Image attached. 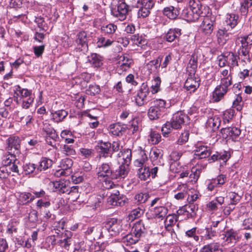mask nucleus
Returning a JSON list of instances; mask_svg holds the SVG:
<instances>
[{"instance_id": "obj_52", "label": "nucleus", "mask_w": 252, "mask_h": 252, "mask_svg": "<svg viewBox=\"0 0 252 252\" xmlns=\"http://www.w3.org/2000/svg\"><path fill=\"white\" fill-rule=\"evenodd\" d=\"M116 29L117 26L113 24L103 25L101 28L102 32L107 34H112L114 33Z\"/></svg>"}, {"instance_id": "obj_25", "label": "nucleus", "mask_w": 252, "mask_h": 252, "mask_svg": "<svg viewBox=\"0 0 252 252\" xmlns=\"http://www.w3.org/2000/svg\"><path fill=\"white\" fill-rule=\"evenodd\" d=\"M223 239L227 243L233 244L238 241L239 237L236 231L230 229L225 232Z\"/></svg>"}, {"instance_id": "obj_43", "label": "nucleus", "mask_w": 252, "mask_h": 252, "mask_svg": "<svg viewBox=\"0 0 252 252\" xmlns=\"http://www.w3.org/2000/svg\"><path fill=\"white\" fill-rule=\"evenodd\" d=\"M222 251L220 249V244L218 243H213L205 246L201 250V252H217Z\"/></svg>"}, {"instance_id": "obj_35", "label": "nucleus", "mask_w": 252, "mask_h": 252, "mask_svg": "<svg viewBox=\"0 0 252 252\" xmlns=\"http://www.w3.org/2000/svg\"><path fill=\"white\" fill-rule=\"evenodd\" d=\"M53 164V161L46 158H42L40 160V164L37 166L36 170L41 171L45 170L51 167Z\"/></svg>"}, {"instance_id": "obj_19", "label": "nucleus", "mask_w": 252, "mask_h": 252, "mask_svg": "<svg viewBox=\"0 0 252 252\" xmlns=\"http://www.w3.org/2000/svg\"><path fill=\"white\" fill-rule=\"evenodd\" d=\"M199 80L191 75L186 80L184 87L190 93L194 92L199 87Z\"/></svg>"}, {"instance_id": "obj_20", "label": "nucleus", "mask_w": 252, "mask_h": 252, "mask_svg": "<svg viewBox=\"0 0 252 252\" xmlns=\"http://www.w3.org/2000/svg\"><path fill=\"white\" fill-rule=\"evenodd\" d=\"M126 200V197L123 195H110L107 198L108 203L114 206H123L125 205Z\"/></svg>"}, {"instance_id": "obj_21", "label": "nucleus", "mask_w": 252, "mask_h": 252, "mask_svg": "<svg viewBox=\"0 0 252 252\" xmlns=\"http://www.w3.org/2000/svg\"><path fill=\"white\" fill-rule=\"evenodd\" d=\"M68 185L69 182L68 181L61 180L53 183L55 191L62 193H66L67 192H68V190H70V187Z\"/></svg>"}, {"instance_id": "obj_62", "label": "nucleus", "mask_w": 252, "mask_h": 252, "mask_svg": "<svg viewBox=\"0 0 252 252\" xmlns=\"http://www.w3.org/2000/svg\"><path fill=\"white\" fill-rule=\"evenodd\" d=\"M143 209L138 207L131 211L130 213L129 214V217L131 218L132 220H134L136 218L140 217L143 214Z\"/></svg>"}, {"instance_id": "obj_2", "label": "nucleus", "mask_w": 252, "mask_h": 252, "mask_svg": "<svg viewBox=\"0 0 252 252\" xmlns=\"http://www.w3.org/2000/svg\"><path fill=\"white\" fill-rule=\"evenodd\" d=\"M238 54L239 56L244 57L245 62H250V50L252 45V33L248 35L240 36L236 40V44L239 45Z\"/></svg>"}, {"instance_id": "obj_33", "label": "nucleus", "mask_w": 252, "mask_h": 252, "mask_svg": "<svg viewBox=\"0 0 252 252\" xmlns=\"http://www.w3.org/2000/svg\"><path fill=\"white\" fill-rule=\"evenodd\" d=\"M162 58L158 57L156 60H153L148 63L146 65V68L150 73L156 72L157 68L159 67Z\"/></svg>"}, {"instance_id": "obj_3", "label": "nucleus", "mask_w": 252, "mask_h": 252, "mask_svg": "<svg viewBox=\"0 0 252 252\" xmlns=\"http://www.w3.org/2000/svg\"><path fill=\"white\" fill-rule=\"evenodd\" d=\"M97 178L99 181L103 182V186L106 189L113 188L114 184L111 182L113 179V173L108 163H104L97 168Z\"/></svg>"}, {"instance_id": "obj_36", "label": "nucleus", "mask_w": 252, "mask_h": 252, "mask_svg": "<svg viewBox=\"0 0 252 252\" xmlns=\"http://www.w3.org/2000/svg\"><path fill=\"white\" fill-rule=\"evenodd\" d=\"M167 209L163 206L156 207L153 210V216L155 218L161 219V220L166 215Z\"/></svg>"}, {"instance_id": "obj_32", "label": "nucleus", "mask_w": 252, "mask_h": 252, "mask_svg": "<svg viewBox=\"0 0 252 252\" xmlns=\"http://www.w3.org/2000/svg\"><path fill=\"white\" fill-rule=\"evenodd\" d=\"M109 131L113 135L119 136L126 131V128L120 124L116 123L110 125Z\"/></svg>"}, {"instance_id": "obj_8", "label": "nucleus", "mask_w": 252, "mask_h": 252, "mask_svg": "<svg viewBox=\"0 0 252 252\" xmlns=\"http://www.w3.org/2000/svg\"><path fill=\"white\" fill-rule=\"evenodd\" d=\"M6 147L11 158H14V155L19 153L20 140L18 137H11L7 140Z\"/></svg>"}, {"instance_id": "obj_29", "label": "nucleus", "mask_w": 252, "mask_h": 252, "mask_svg": "<svg viewBox=\"0 0 252 252\" xmlns=\"http://www.w3.org/2000/svg\"><path fill=\"white\" fill-rule=\"evenodd\" d=\"M111 147V144L109 142H101L100 143L98 147L100 151H99L100 157L107 158L111 157L110 155V149Z\"/></svg>"}, {"instance_id": "obj_14", "label": "nucleus", "mask_w": 252, "mask_h": 252, "mask_svg": "<svg viewBox=\"0 0 252 252\" xmlns=\"http://www.w3.org/2000/svg\"><path fill=\"white\" fill-rule=\"evenodd\" d=\"M77 46L81 51H85L88 49V36L84 31L79 32L75 39Z\"/></svg>"}, {"instance_id": "obj_42", "label": "nucleus", "mask_w": 252, "mask_h": 252, "mask_svg": "<svg viewBox=\"0 0 252 252\" xmlns=\"http://www.w3.org/2000/svg\"><path fill=\"white\" fill-rule=\"evenodd\" d=\"M197 67V58L193 55L191 56L188 64L187 69L190 74H194L195 70Z\"/></svg>"}, {"instance_id": "obj_49", "label": "nucleus", "mask_w": 252, "mask_h": 252, "mask_svg": "<svg viewBox=\"0 0 252 252\" xmlns=\"http://www.w3.org/2000/svg\"><path fill=\"white\" fill-rule=\"evenodd\" d=\"M113 42V40L101 36L98 38L96 44L98 47H106L110 46Z\"/></svg>"}, {"instance_id": "obj_16", "label": "nucleus", "mask_w": 252, "mask_h": 252, "mask_svg": "<svg viewBox=\"0 0 252 252\" xmlns=\"http://www.w3.org/2000/svg\"><path fill=\"white\" fill-rule=\"evenodd\" d=\"M221 133L223 137L226 138L229 137L234 140L240 135L241 130L236 127H228L222 128Z\"/></svg>"}, {"instance_id": "obj_64", "label": "nucleus", "mask_w": 252, "mask_h": 252, "mask_svg": "<svg viewBox=\"0 0 252 252\" xmlns=\"http://www.w3.org/2000/svg\"><path fill=\"white\" fill-rule=\"evenodd\" d=\"M201 167H194L191 169V173L190 175L191 178H193L194 182H196L200 176L201 173Z\"/></svg>"}, {"instance_id": "obj_17", "label": "nucleus", "mask_w": 252, "mask_h": 252, "mask_svg": "<svg viewBox=\"0 0 252 252\" xmlns=\"http://www.w3.org/2000/svg\"><path fill=\"white\" fill-rule=\"evenodd\" d=\"M211 154L209 147L203 145L201 143H197L196 145L195 156L198 158H204L209 157Z\"/></svg>"}, {"instance_id": "obj_37", "label": "nucleus", "mask_w": 252, "mask_h": 252, "mask_svg": "<svg viewBox=\"0 0 252 252\" xmlns=\"http://www.w3.org/2000/svg\"><path fill=\"white\" fill-rule=\"evenodd\" d=\"M67 114V112L64 110H58L52 113V119L54 122L59 123L63 121Z\"/></svg>"}, {"instance_id": "obj_4", "label": "nucleus", "mask_w": 252, "mask_h": 252, "mask_svg": "<svg viewBox=\"0 0 252 252\" xmlns=\"http://www.w3.org/2000/svg\"><path fill=\"white\" fill-rule=\"evenodd\" d=\"M165 101L161 99H156L154 101V105L150 107L148 111V116L151 120L159 118L166 108Z\"/></svg>"}, {"instance_id": "obj_53", "label": "nucleus", "mask_w": 252, "mask_h": 252, "mask_svg": "<svg viewBox=\"0 0 252 252\" xmlns=\"http://www.w3.org/2000/svg\"><path fill=\"white\" fill-rule=\"evenodd\" d=\"M69 190L66 193L70 195V197L72 201L76 200L79 196L78 186L70 187Z\"/></svg>"}, {"instance_id": "obj_7", "label": "nucleus", "mask_w": 252, "mask_h": 252, "mask_svg": "<svg viewBox=\"0 0 252 252\" xmlns=\"http://www.w3.org/2000/svg\"><path fill=\"white\" fill-rule=\"evenodd\" d=\"M144 157L143 156L142 159H138L135 160V164L138 167L142 166L138 169L137 174L141 180L145 181L150 177V171L149 168L144 165L148 158L146 154L144 153Z\"/></svg>"}, {"instance_id": "obj_5", "label": "nucleus", "mask_w": 252, "mask_h": 252, "mask_svg": "<svg viewBox=\"0 0 252 252\" xmlns=\"http://www.w3.org/2000/svg\"><path fill=\"white\" fill-rule=\"evenodd\" d=\"M103 229L107 231L109 236H116L123 230L122 221L117 219H111L105 222Z\"/></svg>"}, {"instance_id": "obj_50", "label": "nucleus", "mask_w": 252, "mask_h": 252, "mask_svg": "<svg viewBox=\"0 0 252 252\" xmlns=\"http://www.w3.org/2000/svg\"><path fill=\"white\" fill-rule=\"evenodd\" d=\"M90 63L95 67H100L102 64V61L100 59L98 56L96 54L91 55L89 59Z\"/></svg>"}, {"instance_id": "obj_38", "label": "nucleus", "mask_w": 252, "mask_h": 252, "mask_svg": "<svg viewBox=\"0 0 252 252\" xmlns=\"http://www.w3.org/2000/svg\"><path fill=\"white\" fill-rule=\"evenodd\" d=\"M139 239L132 232L130 234L124 236L122 241L123 243L128 246L135 244L139 241Z\"/></svg>"}, {"instance_id": "obj_39", "label": "nucleus", "mask_w": 252, "mask_h": 252, "mask_svg": "<svg viewBox=\"0 0 252 252\" xmlns=\"http://www.w3.org/2000/svg\"><path fill=\"white\" fill-rule=\"evenodd\" d=\"M238 16L233 13L227 14L226 16L225 22L231 28H234L238 24Z\"/></svg>"}, {"instance_id": "obj_44", "label": "nucleus", "mask_w": 252, "mask_h": 252, "mask_svg": "<svg viewBox=\"0 0 252 252\" xmlns=\"http://www.w3.org/2000/svg\"><path fill=\"white\" fill-rule=\"evenodd\" d=\"M160 134L156 131L151 130L149 135L148 140L152 144H157L161 141Z\"/></svg>"}, {"instance_id": "obj_40", "label": "nucleus", "mask_w": 252, "mask_h": 252, "mask_svg": "<svg viewBox=\"0 0 252 252\" xmlns=\"http://www.w3.org/2000/svg\"><path fill=\"white\" fill-rule=\"evenodd\" d=\"M182 16L186 20L189 22H195L198 20L197 17L195 16V14L192 12L190 8V9H183L182 12Z\"/></svg>"}, {"instance_id": "obj_24", "label": "nucleus", "mask_w": 252, "mask_h": 252, "mask_svg": "<svg viewBox=\"0 0 252 252\" xmlns=\"http://www.w3.org/2000/svg\"><path fill=\"white\" fill-rule=\"evenodd\" d=\"M129 171V166L120 164L119 168L113 173V179H124L128 174Z\"/></svg>"}, {"instance_id": "obj_63", "label": "nucleus", "mask_w": 252, "mask_h": 252, "mask_svg": "<svg viewBox=\"0 0 252 252\" xmlns=\"http://www.w3.org/2000/svg\"><path fill=\"white\" fill-rule=\"evenodd\" d=\"M199 193L198 191L193 189L192 190L189 189V194H188V200L189 202H194L198 198Z\"/></svg>"}, {"instance_id": "obj_56", "label": "nucleus", "mask_w": 252, "mask_h": 252, "mask_svg": "<svg viewBox=\"0 0 252 252\" xmlns=\"http://www.w3.org/2000/svg\"><path fill=\"white\" fill-rule=\"evenodd\" d=\"M87 94L90 95L98 94L100 92V89L98 85L96 84L91 85L86 90Z\"/></svg>"}, {"instance_id": "obj_22", "label": "nucleus", "mask_w": 252, "mask_h": 252, "mask_svg": "<svg viewBox=\"0 0 252 252\" xmlns=\"http://www.w3.org/2000/svg\"><path fill=\"white\" fill-rule=\"evenodd\" d=\"M200 28L205 34L210 35L213 30V22L208 16H206L203 18Z\"/></svg>"}, {"instance_id": "obj_41", "label": "nucleus", "mask_w": 252, "mask_h": 252, "mask_svg": "<svg viewBox=\"0 0 252 252\" xmlns=\"http://www.w3.org/2000/svg\"><path fill=\"white\" fill-rule=\"evenodd\" d=\"M163 13L170 19H175L179 14L178 11L172 6L164 8Z\"/></svg>"}, {"instance_id": "obj_18", "label": "nucleus", "mask_w": 252, "mask_h": 252, "mask_svg": "<svg viewBox=\"0 0 252 252\" xmlns=\"http://www.w3.org/2000/svg\"><path fill=\"white\" fill-rule=\"evenodd\" d=\"M131 159V152L129 149L121 151L118 154V162L119 164L129 166Z\"/></svg>"}, {"instance_id": "obj_12", "label": "nucleus", "mask_w": 252, "mask_h": 252, "mask_svg": "<svg viewBox=\"0 0 252 252\" xmlns=\"http://www.w3.org/2000/svg\"><path fill=\"white\" fill-rule=\"evenodd\" d=\"M220 83L223 86H230L232 84V76L231 69L226 68L219 69Z\"/></svg>"}, {"instance_id": "obj_10", "label": "nucleus", "mask_w": 252, "mask_h": 252, "mask_svg": "<svg viewBox=\"0 0 252 252\" xmlns=\"http://www.w3.org/2000/svg\"><path fill=\"white\" fill-rule=\"evenodd\" d=\"M42 131L45 133L46 141L50 145L54 147L53 142L49 141L51 139L54 141H56L58 138V134L56 131L51 126L50 124L47 122L43 123Z\"/></svg>"}, {"instance_id": "obj_46", "label": "nucleus", "mask_w": 252, "mask_h": 252, "mask_svg": "<svg viewBox=\"0 0 252 252\" xmlns=\"http://www.w3.org/2000/svg\"><path fill=\"white\" fill-rule=\"evenodd\" d=\"M150 197L149 194L147 192H140L135 194L134 201L137 204L145 203Z\"/></svg>"}, {"instance_id": "obj_60", "label": "nucleus", "mask_w": 252, "mask_h": 252, "mask_svg": "<svg viewBox=\"0 0 252 252\" xmlns=\"http://www.w3.org/2000/svg\"><path fill=\"white\" fill-rule=\"evenodd\" d=\"M229 198L230 199V205H236L240 200L241 197L237 193L235 192H231L229 193Z\"/></svg>"}, {"instance_id": "obj_55", "label": "nucleus", "mask_w": 252, "mask_h": 252, "mask_svg": "<svg viewBox=\"0 0 252 252\" xmlns=\"http://www.w3.org/2000/svg\"><path fill=\"white\" fill-rule=\"evenodd\" d=\"M162 155V151L156 148L152 149L150 153V158L153 160H157L158 158H161Z\"/></svg>"}, {"instance_id": "obj_23", "label": "nucleus", "mask_w": 252, "mask_h": 252, "mask_svg": "<svg viewBox=\"0 0 252 252\" xmlns=\"http://www.w3.org/2000/svg\"><path fill=\"white\" fill-rule=\"evenodd\" d=\"M29 97H32V91L27 89H20L14 95L15 101L17 104H21L22 99H27Z\"/></svg>"}, {"instance_id": "obj_30", "label": "nucleus", "mask_w": 252, "mask_h": 252, "mask_svg": "<svg viewBox=\"0 0 252 252\" xmlns=\"http://www.w3.org/2000/svg\"><path fill=\"white\" fill-rule=\"evenodd\" d=\"M181 30L179 29H171L165 34V38L168 42H172L181 35Z\"/></svg>"}, {"instance_id": "obj_47", "label": "nucleus", "mask_w": 252, "mask_h": 252, "mask_svg": "<svg viewBox=\"0 0 252 252\" xmlns=\"http://www.w3.org/2000/svg\"><path fill=\"white\" fill-rule=\"evenodd\" d=\"M35 197L30 192H22L19 195V201L23 204H26L33 200Z\"/></svg>"}, {"instance_id": "obj_45", "label": "nucleus", "mask_w": 252, "mask_h": 252, "mask_svg": "<svg viewBox=\"0 0 252 252\" xmlns=\"http://www.w3.org/2000/svg\"><path fill=\"white\" fill-rule=\"evenodd\" d=\"M131 40L134 44L139 47H142L147 44L146 39L139 34L132 35L131 37Z\"/></svg>"}, {"instance_id": "obj_59", "label": "nucleus", "mask_w": 252, "mask_h": 252, "mask_svg": "<svg viewBox=\"0 0 252 252\" xmlns=\"http://www.w3.org/2000/svg\"><path fill=\"white\" fill-rule=\"evenodd\" d=\"M36 166L33 163H29L24 166V169L26 174H30L33 172L37 173L39 171H37Z\"/></svg>"}, {"instance_id": "obj_1", "label": "nucleus", "mask_w": 252, "mask_h": 252, "mask_svg": "<svg viewBox=\"0 0 252 252\" xmlns=\"http://www.w3.org/2000/svg\"><path fill=\"white\" fill-rule=\"evenodd\" d=\"M186 116L181 112H178L174 114L171 121L166 122L161 128L162 135L167 137L173 129H179L184 123V119Z\"/></svg>"}, {"instance_id": "obj_51", "label": "nucleus", "mask_w": 252, "mask_h": 252, "mask_svg": "<svg viewBox=\"0 0 252 252\" xmlns=\"http://www.w3.org/2000/svg\"><path fill=\"white\" fill-rule=\"evenodd\" d=\"M218 40L219 44H223L228 39V35L226 32L222 30H219L217 33Z\"/></svg>"}, {"instance_id": "obj_13", "label": "nucleus", "mask_w": 252, "mask_h": 252, "mask_svg": "<svg viewBox=\"0 0 252 252\" xmlns=\"http://www.w3.org/2000/svg\"><path fill=\"white\" fill-rule=\"evenodd\" d=\"M189 190V189L186 184L178 185L173 190L175 193L174 197L177 200H183L187 196Z\"/></svg>"}, {"instance_id": "obj_11", "label": "nucleus", "mask_w": 252, "mask_h": 252, "mask_svg": "<svg viewBox=\"0 0 252 252\" xmlns=\"http://www.w3.org/2000/svg\"><path fill=\"white\" fill-rule=\"evenodd\" d=\"M73 162L70 158H65L62 160L61 163V169L57 170L55 175L56 176H66L69 175L71 173L70 168L72 166Z\"/></svg>"}, {"instance_id": "obj_48", "label": "nucleus", "mask_w": 252, "mask_h": 252, "mask_svg": "<svg viewBox=\"0 0 252 252\" xmlns=\"http://www.w3.org/2000/svg\"><path fill=\"white\" fill-rule=\"evenodd\" d=\"M138 94L146 101L148 99V95L150 94L149 88L147 84L143 83L139 90Z\"/></svg>"}, {"instance_id": "obj_57", "label": "nucleus", "mask_w": 252, "mask_h": 252, "mask_svg": "<svg viewBox=\"0 0 252 252\" xmlns=\"http://www.w3.org/2000/svg\"><path fill=\"white\" fill-rule=\"evenodd\" d=\"M186 236L189 238H192L194 241L197 242L199 241V236L196 233V228L193 227L186 232Z\"/></svg>"}, {"instance_id": "obj_27", "label": "nucleus", "mask_w": 252, "mask_h": 252, "mask_svg": "<svg viewBox=\"0 0 252 252\" xmlns=\"http://www.w3.org/2000/svg\"><path fill=\"white\" fill-rule=\"evenodd\" d=\"M131 63V60L128 55H124L119 58V68L122 71H126L129 68Z\"/></svg>"}, {"instance_id": "obj_28", "label": "nucleus", "mask_w": 252, "mask_h": 252, "mask_svg": "<svg viewBox=\"0 0 252 252\" xmlns=\"http://www.w3.org/2000/svg\"><path fill=\"white\" fill-rule=\"evenodd\" d=\"M227 61V63L229 65V68H232L234 66H238V59L239 57L232 52H228L224 54Z\"/></svg>"}, {"instance_id": "obj_15", "label": "nucleus", "mask_w": 252, "mask_h": 252, "mask_svg": "<svg viewBox=\"0 0 252 252\" xmlns=\"http://www.w3.org/2000/svg\"><path fill=\"white\" fill-rule=\"evenodd\" d=\"M229 86H223L222 84L218 86L213 93V98L215 101H220L227 93Z\"/></svg>"}, {"instance_id": "obj_34", "label": "nucleus", "mask_w": 252, "mask_h": 252, "mask_svg": "<svg viewBox=\"0 0 252 252\" xmlns=\"http://www.w3.org/2000/svg\"><path fill=\"white\" fill-rule=\"evenodd\" d=\"M220 121L219 117H214L208 119L207 122V126L213 131H215L220 126Z\"/></svg>"}, {"instance_id": "obj_58", "label": "nucleus", "mask_w": 252, "mask_h": 252, "mask_svg": "<svg viewBox=\"0 0 252 252\" xmlns=\"http://www.w3.org/2000/svg\"><path fill=\"white\" fill-rule=\"evenodd\" d=\"M189 133L188 131H185L182 133L177 141V143L178 145H182L186 143L189 140Z\"/></svg>"}, {"instance_id": "obj_26", "label": "nucleus", "mask_w": 252, "mask_h": 252, "mask_svg": "<svg viewBox=\"0 0 252 252\" xmlns=\"http://www.w3.org/2000/svg\"><path fill=\"white\" fill-rule=\"evenodd\" d=\"M226 181V177L223 175H220L216 178L212 179L208 185V189L212 191L213 189L217 187L218 185H223Z\"/></svg>"}, {"instance_id": "obj_6", "label": "nucleus", "mask_w": 252, "mask_h": 252, "mask_svg": "<svg viewBox=\"0 0 252 252\" xmlns=\"http://www.w3.org/2000/svg\"><path fill=\"white\" fill-rule=\"evenodd\" d=\"M189 6L195 14V16L198 19L199 17L205 18L207 16V14L209 8L203 6L199 0H191L189 2Z\"/></svg>"}, {"instance_id": "obj_61", "label": "nucleus", "mask_w": 252, "mask_h": 252, "mask_svg": "<svg viewBox=\"0 0 252 252\" xmlns=\"http://www.w3.org/2000/svg\"><path fill=\"white\" fill-rule=\"evenodd\" d=\"M160 84V79L159 77H156L153 82L151 87V92L153 94L158 93L159 90V86Z\"/></svg>"}, {"instance_id": "obj_31", "label": "nucleus", "mask_w": 252, "mask_h": 252, "mask_svg": "<svg viewBox=\"0 0 252 252\" xmlns=\"http://www.w3.org/2000/svg\"><path fill=\"white\" fill-rule=\"evenodd\" d=\"M145 230L144 225L141 221L136 222L132 228L131 232L140 239Z\"/></svg>"}, {"instance_id": "obj_9", "label": "nucleus", "mask_w": 252, "mask_h": 252, "mask_svg": "<svg viewBox=\"0 0 252 252\" xmlns=\"http://www.w3.org/2000/svg\"><path fill=\"white\" fill-rule=\"evenodd\" d=\"M128 11V5L125 2H122L118 5L116 8L111 10V13L119 20L123 21L126 18Z\"/></svg>"}, {"instance_id": "obj_54", "label": "nucleus", "mask_w": 252, "mask_h": 252, "mask_svg": "<svg viewBox=\"0 0 252 252\" xmlns=\"http://www.w3.org/2000/svg\"><path fill=\"white\" fill-rule=\"evenodd\" d=\"M177 220V216L175 214L168 215L164 221L165 227L170 226L176 223Z\"/></svg>"}]
</instances>
